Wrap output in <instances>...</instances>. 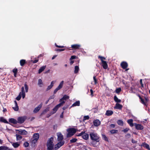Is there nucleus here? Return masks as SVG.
Returning a JSON list of instances; mask_svg holds the SVG:
<instances>
[{
    "instance_id": "4468645a",
    "label": "nucleus",
    "mask_w": 150,
    "mask_h": 150,
    "mask_svg": "<svg viewBox=\"0 0 150 150\" xmlns=\"http://www.w3.org/2000/svg\"><path fill=\"white\" fill-rule=\"evenodd\" d=\"M69 98V96H68L66 95H65L63 96V97L62 98H61L60 100L59 101L60 102H61L63 101H64L65 102V101H66L67 100V99H68Z\"/></svg>"
},
{
    "instance_id": "9b49d317",
    "label": "nucleus",
    "mask_w": 150,
    "mask_h": 150,
    "mask_svg": "<svg viewBox=\"0 0 150 150\" xmlns=\"http://www.w3.org/2000/svg\"><path fill=\"white\" fill-rule=\"evenodd\" d=\"M17 131L18 132V134L21 135H26L27 134V132L25 130H17Z\"/></svg>"
},
{
    "instance_id": "774afa93",
    "label": "nucleus",
    "mask_w": 150,
    "mask_h": 150,
    "mask_svg": "<svg viewBox=\"0 0 150 150\" xmlns=\"http://www.w3.org/2000/svg\"><path fill=\"white\" fill-rule=\"evenodd\" d=\"M14 103H15V106H18V104H17V102L15 100L14 101Z\"/></svg>"
},
{
    "instance_id": "1a4fd4ad",
    "label": "nucleus",
    "mask_w": 150,
    "mask_h": 150,
    "mask_svg": "<svg viewBox=\"0 0 150 150\" xmlns=\"http://www.w3.org/2000/svg\"><path fill=\"white\" fill-rule=\"evenodd\" d=\"M42 105V103H41L38 106L35 108L33 111V112L34 113H36L38 112L40 110Z\"/></svg>"
},
{
    "instance_id": "ea45409f",
    "label": "nucleus",
    "mask_w": 150,
    "mask_h": 150,
    "mask_svg": "<svg viewBox=\"0 0 150 150\" xmlns=\"http://www.w3.org/2000/svg\"><path fill=\"white\" fill-rule=\"evenodd\" d=\"M98 57L100 59L101 61V62H102V61H103V60L105 59V57H102V56H98Z\"/></svg>"
},
{
    "instance_id": "a878e982",
    "label": "nucleus",
    "mask_w": 150,
    "mask_h": 150,
    "mask_svg": "<svg viewBox=\"0 0 150 150\" xmlns=\"http://www.w3.org/2000/svg\"><path fill=\"white\" fill-rule=\"evenodd\" d=\"M143 145L144 147L146 148L149 150H150L149 146V144L145 143H143Z\"/></svg>"
},
{
    "instance_id": "f03ea898",
    "label": "nucleus",
    "mask_w": 150,
    "mask_h": 150,
    "mask_svg": "<svg viewBox=\"0 0 150 150\" xmlns=\"http://www.w3.org/2000/svg\"><path fill=\"white\" fill-rule=\"evenodd\" d=\"M90 135L92 140L97 142L99 141V137L97 133L94 132H91L90 134Z\"/></svg>"
},
{
    "instance_id": "7ed1b4c3",
    "label": "nucleus",
    "mask_w": 150,
    "mask_h": 150,
    "mask_svg": "<svg viewBox=\"0 0 150 150\" xmlns=\"http://www.w3.org/2000/svg\"><path fill=\"white\" fill-rule=\"evenodd\" d=\"M68 133L67 134V137H70L73 135L76 132V129L74 128H70L67 129Z\"/></svg>"
},
{
    "instance_id": "ddd939ff",
    "label": "nucleus",
    "mask_w": 150,
    "mask_h": 150,
    "mask_svg": "<svg viewBox=\"0 0 150 150\" xmlns=\"http://www.w3.org/2000/svg\"><path fill=\"white\" fill-rule=\"evenodd\" d=\"M135 126L137 129L142 130L143 129V127L140 124H135Z\"/></svg>"
},
{
    "instance_id": "20e7f679",
    "label": "nucleus",
    "mask_w": 150,
    "mask_h": 150,
    "mask_svg": "<svg viewBox=\"0 0 150 150\" xmlns=\"http://www.w3.org/2000/svg\"><path fill=\"white\" fill-rule=\"evenodd\" d=\"M65 103V101H63L56 106L53 109L52 111L51 112V115H52L55 113L57 111L59 108L60 106L63 105Z\"/></svg>"
},
{
    "instance_id": "bf43d9fd",
    "label": "nucleus",
    "mask_w": 150,
    "mask_h": 150,
    "mask_svg": "<svg viewBox=\"0 0 150 150\" xmlns=\"http://www.w3.org/2000/svg\"><path fill=\"white\" fill-rule=\"evenodd\" d=\"M55 97V96L54 95H53L52 96H51L49 98V100L52 99H53Z\"/></svg>"
},
{
    "instance_id": "09e8293b",
    "label": "nucleus",
    "mask_w": 150,
    "mask_h": 150,
    "mask_svg": "<svg viewBox=\"0 0 150 150\" xmlns=\"http://www.w3.org/2000/svg\"><path fill=\"white\" fill-rule=\"evenodd\" d=\"M93 79L94 81V82L95 84H96L97 83V79H96V77L95 76H94L93 77Z\"/></svg>"
},
{
    "instance_id": "a19ab883",
    "label": "nucleus",
    "mask_w": 150,
    "mask_h": 150,
    "mask_svg": "<svg viewBox=\"0 0 150 150\" xmlns=\"http://www.w3.org/2000/svg\"><path fill=\"white\" fill-rule=\"evenodd\" d=\"M24 87L25 89V92H27L28 91V87L26 83L25 84Z\"/></svg>"
},
{
    "instance_id": "13d9d810",
    "label": "nucleus",
    "mask_w": 150,
    "mask_h": 150,
    "mask_svg": "<svg viewBox=\"0 0 150 150\" xmlns=\"http://www.w3.org/2000/svg\"><path fill=\"white\" fill-rule=\"evenodd\" d=\"M110 126L111 128H114L115 127V125L114 124H111Z\"/></svg>"
},
{
    "instance_id": "052dcab7",
    "label": "nucleus",
    "mask_w": 150,
    "mask_h": 150,
    "mask_svg": "<svg viewBox=\"0 0 150 150\" xmlns=\"http://www.w3.org/2000/svg\"><path fill=\"white\" fill-rule=\"evenodd\" d=\"M63 114L64 111H63L60 115V117L61 118H63Z\"/></svg>"
},
{
    "instance_id": "2eb2a0df",
    "label": "nucleus",
    "mask_w": 150,
    "mask_h": 150,
    "mask_svg": "<svg viewBox=\"0 0 150 150\" xmlns=\"http://www.w3.org/2000/svg\"><path fill=\"white\" fill-rule=\"evenodd\" d=\"M94 125L95 126H98L100 124V122L99 120L97 119L93 121Z\"/></svg>"
},
{
    "instance_id": "8fccbe9b",
    "label": "nucleus",
    "mask_w": 150,
    "mask_h": 150,
    "mask_svg": "<svg viewBox=\"0 0 150 150\" xmlns=\"http://www.w3.org/2000/svg\"><path fill=\"white\" fill-rule=\"evenodd\" d=\"M22 95V98H24L25 97V92L21 93V95Z\"/></svg>"
},
{
    "instance_id": "bb28decb",
    "label": "nucleus",
    "mask_w": 150,
    "mask_h": 150,
    "mask_svg": "<svg viewBox=\"0 0 150 150\" xmlns=\"http://www.w3.org/2000/svg\"><path fill=\"white\" fill-rule=\"evenodd\" d=\"M8 149V148L5 146H0V150H7Z\"/></svg>"
},
{
    "instance_id": "423d86ee",
    "label": "nucleus",
    "mask_w": 150,
    "mask_h": 150,
    "mask_svg": "<svg viewBox=\"0 0 150 150\" xmlns=\"http://www.w3.org/2000/svg\"><path fill=\"white\" fill-rule=\"evenodd\" d=\"M64 143V141H60L55 146L54 148L55 150L57 149H58L62 146Z\"/></svg>"
},
{
    "instance_id": "c03bdc74",
    "label": "nucleus",
    "mask_w": 150,
    "mask_h": 150,
    "mask_svg": "<svg viewBox=\"0 0 150 150\" xmlns=\"http://www.w3.org/2000/svg\"><path fill=\"white\" fill-rule=\"evenodd\" d=\"M121 90V88H117L115 90L116 92L117 93H119V92H120Z\"/></svg>"
},
{
    "instance_id": "412c9836",
    "label": "nucleus",
    "mask_w": 150,
    "mask_h": 150,
    "mask_svg": "<svg viewBox=\"0 0 150 150\" xmlns=\"http://www.w3.org/2000/svg\"><path fill=\"white\" fill-rule=\"evenodd\" d=\"M113 113V112L112 110H108L106 111L105 115L107 116L112 115Z\"/></svg>"
},
{
    "instance_id": "0e129e2a",
    "label": "nucleus",
    "mask_w": 150,
    "mask_h": 150,
    "mask_svg": "<svg viewBox=\"0 0 150 150\" xmlns=\"http://www.w3.org/2000/svg\"><path fill=\"white\" fill-rule=\"evenodd\" d=\"M25 92V91L24 87H22L21 88V93Z\"/></svg>"
},
{
    "instance_id": "69168bd1",
    "label": "nucleus",
    "mask_w": 150,
    "mask_h": 150,
    "mask_svg": "<svg viewBox=\"0 0 150 150\" xmlns=\"http://www.w3.org/2000/svg\"><path fill=\"white\" fill-rule=\"evenodd\" d=\"M140 99L141 100V101L142 102V103L143 104H145V103H144V100L143 99H142L141 98V97H140Z\"/></svg>"
},
{
    "instance_id": "473e14b6",
    "label": "nucleus",
    "mask_w": 150,
    "mask_h": 150,
    "mask_svg": "<svg viewBox=\"0 0 150 150\" xmlns=\"http://www.w3.org/2000/svg\"><path fill=\"white\" fill-rule=\"evenodd\" d=\"M25 63V61L24 59L21 60L20 61V64L21 66H23Z\"/></svg>"
},
{
    "instance_id": "c9c22d12",
    "label": "nucleus",
    "mask_w": 150,
    "mask_h": 150,
    "mask_svg": "<svg viewBox=\"0 0 150 150\" xmlns=\"http://www.w3.org/2000/svg\"><path fill=\"white\" fill-rule=\"evenodd\" d=\"M77 140V139L76 138H74L70 140V142L71 143H74L76 142Z\"/></svg>"
},
{
    "instance_id": "de8ad7c7",
    "label": "nucleus",
    "mask_w": 150,
    "mask_h": 150,
    "mask_svg": "<svg viewBox=\"0 0 150 150\" xmlns=\"http://www.w3.org/2000/svg\"><path fill=\"white\" fill-rule=\"evenodd\" d=\"M13 72L14 73H17L18 72V69H14L13 70Z\"/></svg>"
},
{
    "instance_id": "0eeeda50",
    "label": "nucleus",
    "mask_w": 150,
    "mask_h": 150,
    "mask_svg": "<svg viewBox=\"0 0 150 150\" xmlns=\"http://www.w3.org/2000/svg\"><path fill=\"white\" fill-rule=\"evenodd\" d=\"M64 82V81H61L58 86L54 90V94L56 93L59 90L62 88Z\"/></svg>"
},
{
    "instance_id": "393cba45",
    "label": "nucleus",
    "mask_w": 150,
    "mask_h": 150,
    "mask_svg": "<svg viewBox=\"0 0 150 150\" xmlns=\"http://www.w3.org/2000/svg\"><path fill=\"white\" fill-rule=\"evenodd\" d=\"M12 146L15 148L18 147L20 145V144L16 142L15 143H13L12 144Z\"/></svg>"
},
{
    "instance_id": "cd10ccee",
    "label": "nucleus",
    "mask_w": 150,
    "mask_h": 150,
    "mask_svg": "<svg viewBox=\"0 0 150 150\" xmlns=\"http://www.w3.org/2000/svg\"><path fill=\"white\" fill-rule=\"evenodd\" d=\"M114 100L117 103H120L121 101V100L118 99L116 96H114Z\"/></svg>"
},
{
    "instance_id": "e433bc0d",
    "label": "nucleus",
    "mask_w": 150,
    "mask_h": 150,
    "mask_svg": "<svg viewBox=\"0 0 150 150\" xmlns=\"http://www.w3.org/2000/svg\"><path fill=\"white\" fill-rule=\"evenodd\" d=\"M118 130L116 129H113L110 131V132L111 134H114L117 133Z\"/></svg>"
},
{
    "instance_id": "338daca9",
    "label": "nucleus",
    "mask_w": 150,
    "mask_h": 150,
    "mask_svg": "<svg viewBox=\"0 0 150 150\" xmlns=\"http://www.w3.org/2000/svg\"><path fill=\"white\" fill-rule=\"evenodd\" d=\"M132 142L134 144L136 143V142L133 139H132Z\"/></svg>"
},
{
    "instance_id": "39448f33",
    "label": "nucleus",
    "mask_w": 150,
    "mask_h": 150,
    "mask_svg": "<svg viewBox=\"0 0 150 150\" xmlns=\"http://www.w3.org/2000/svg\"><path fill=\"white\" fill-rule=\"evenodd\" d=\"M27 117L26 116L20 117L17 119L18 123L20 124H22L25 121Z\"/></svg>"
},
{
    "instance_id": "7c9ffc66",
    "label": "nucleus",
    "mask_w": 150,
    "mask_h": 150,
    "mask_svg": "<svg viewBox=\"0 0 150 150\" xmlns=\"http://www.w3.org/2000/svg\"><path fill=\"white\" fill-rule=\"evenodd\" d=\"M74 69V73L75 74H76L78 72L79 70V67L78 66H75Z\"/></svg>"
},
{
    "instance_id": "5fc2aeb1",
    "label": "nucleus",
    "mask_w": 150,
    "mask_h": 150,
    "mask_svg": "<svg viewBox=\"0 0 150 150\" xmlns=\"http://www.w3.org/2000/svg\"><path fill=\"white\" fill-rule=\"evenodd\" d=\"M129 130V129L127 128H126V129H124V130H122V131L124 132H127V131Z\"/></svg>"
},
{
    "instance_id": "4d7b16f0",
    "label": "nucleus",
    "mask_w": 150,
    "mask_h": 150,
    "mask_svg": "<svg viewBox=\"0 0 150 150\" xmlns=\"http://www.w3.org/2000/svg\"><path fill=\"white\" fill-rule=\"evenodd\" d=\"M38 59H36L34 61L32 60V62L33 63H35L37 62H38Z\"/></svg>"
},
{
    "instance_id": "2f4dec72",
    "label": "nucleus",
    "mask_w": 150,
    "mask_h": 150,
    "mask_svg": "<svg viewBox=\"0 0 150 150\" xmlns=\"http://www.w3.org/2000/svg\"><path fill=\"white\" fill-rule=\"evenodd\" d=\"M42 80L40 79H39L38 80V85L40 87L42 86Z\"/></svg>"
},
{
    "instance_id": "79ce46f5",
    "label": "nucleus",
    "mask_w": 150,
    "mask_h": 150,
    "mask_svg": "<svg viewBox=\"0 0 150 150\" xmlns=\"http://www.w3.org/2000/svg\"><path fill=\"white\" fill-rule=\"evenodd\" d=\"M23 145L25 147H27L29 146V143L28 142H26L24 143Z\"/></svg>"
},
{
    "instance_id": "a18cd8bd",
    "label": "nucleus",
    "mask_w": 150,
    "mask_h": 150,
    "mask_svg": "<svg viewBox=\"0 0 150 150\" xmlns=\"http://www.w3.org/2000/svg\"><path fill=\"white\" fill-rule=\"evenodd\" d=\"M37 140L33 138V139L31 141V143L32 144H34L37 142Z\"/></svg>"
},
{
    "instance_id": "680f3d73",
    "label": "nucleus",
    "mask_w": 150,
    "mask_h": 150,
    "mask_svg": "<svg viewBox=\"0 0 150 150\" xmlns=\"http://www.w3.org/2000/svg\"><path fill=\"white\" fill-rule=\"evenodd\" d=\"M140 82L141 84V86L142 87H143V84L142 83V79H141L140 80Z\"/></svg>"
},
{
    "instance_id": "e2e57ef3",
    "label": "nucleus",
    "mask_w": 150,
    "mask_h": 150,
    "mask_svg": "<svg viewBox=\"0 0 150 150\" xmlns=\"http://www.w3.org/2000/svg\"><path fill=\"white\" fill-rule=\"evenodd\" d=\"M90 91L91 92V95L92 96H93V90L92 89H90Z\"/></svg>"
},
{
    "instance_id": "c85d7f7f",
    "label": "nucleus",
    "mask_w": 150,
    "mask_h": 150,
    "mask_svg": "<svg viewBox=\"0 0 150 150\" xmlns=\"http://www.w3.org/2000/svg\"><path fill=\"white\" fill-rule=\"evenodd\" d=\"M54 84V81H52L50 85L48 86L47 89V90H48L50 89L53 86Z\"/></svg>"
},
{
    "instance_id": "b1692460",
    "label": "nucleus",
    "mask_w": 150,
    "mask_h": 150,
    "mask_svg": "<svg viewBox=\"0 0 150 150\" xmlns=\"http://www.w3.org/2000/svg\"><path fill=\"white\" fill-rule=\"evenodd\" d=\"M133 120L132 119L128 120L127 121L128 123L129 124V125L131 127H133L134 126V125L133 123Z\"/></svg>"
},
{
    "instance_id": "dca6fc26",
    "label": "nucleus",
    "mask_w": 150,
    "mask_h": 150,
    "mask_svg": "<svg viewBox=\"0 0 150 150\" xmlns=\"http://www.w3.org/2000/svg\"><path fill=\"white\" fill-rule=\"evenodd\" d=\"M80 47V45L78 44H74L71 45V47L74 50L78 49Z\"/></svg>"
},
{
    "instance_id": "4c0bfd02",
    "label": "nucleus",
    "mask_w": 150,
    "mask_h": 150,
    "mask_svg": "<svg viewBox=\"0 0 150 150\" xmlns=\"http://www.w3.org/2000/svg\"><path fill=\"white\" fill-rule=\"evenodd\" d=\"M0 120V121L1 122H4V123H6L8 122L5 119H4V118L3 117H1Z\"/></svg>"
},
{
    "instance_id": "f8f14e48",
    "label": "nucleus",
    "mask_w": 150,
    "mask_h": 150,
    "mask_svg": "<svg viewBox=\"0 0 150 150\" xmlns=\"http://www.w3.org/2000/svg\"><path fill=\"white\" fill-rule=\"evenodd\" d=\"M120 65L124 69L127 68L128 66L127 63L125 62H122Z\"/></svg>"
},
{
    "instance_id": "864d4df0",
    "label": "nucleus",
    "mask_w": 150,
    "mask_h": 150,
    "mask_svg": "<svg viewBox=\"0 0 150 150\" xmlns=\"http://www.w3.org/2000/svg\"><path fill=\"white\" fill-rule=\"evenodd\" d=\"M64 49H58L55 50L56 51L59 52H61L64 50Z\"/></svg>"
},
{
    "instance_id": "37998d69",
    "label": "nucleus",
    "mask_w": 150,
    "mask_h": 150,
    "mask_svg": "<svg viewBox=\"0 0 150 150\" xmlns=\"http://www.w3.org/2000/svg\"><path fill=\"white\" fill-rule=\"evenodd\" d=\"M89 118V117L88 115L85 116L83 117V121H84L87 120H88Z\"/></svg>"
},
{
    "instance_id": "5701e85b",
    "label": "nucleus",
    "mask_w": 150,
    "mask_h": 150,
    "mask_svg": "<svg viewBox=\"0 0 150 150\" xmlns=\"http://www.w3.org/2000/svg\"><path fill=\"white\" fill-rule=\"evenodd\" d=\"M46 67V66H43L41 67L39 70L38 73L39 74H40L41 72H42L43 71H44V70L45 69Z\"/></svg>"
},
{
    "instance_id": "f3484780",
    "label": "nucleus",
    "mask_w": 150,
    "mask_h": 150,
    "mask_svg": "<svg viewBox=\"0 0 150 150\" xmlns=\"http://www.w3.org/2000/svg\"><path fill=\"white\" fill-rule=\"evenodd\" d=\"M122 107V106L119 103H117L115 106L114 107V108L116 109H121Z\"/></svg>"
},
{
    "instance_id": "3c124183",
    "label": "nucleus",
    "mask_w": 150,
    "mask_h": 150,
    "mask_svg": "<svg viewBox=\"0 0 150 150\" xmlns=\"http://www.w3.org/2000/svg\"><path fill=\"white\" fill-rule=\"evenodd\" d=\"M55 46L57 47L60 48H62L64 47V46H59L57 45L56 44H55Z\"/></svg>"
},
{
    "instance_id": "f257e3e1",
    "label": "nucleus",
    "mask_w": 150,
    "mask_h": 150,
    "mask_svg": "<svg viewBox=\"0 0 150 150\" xmlns=\"http://www.w3.org/2000/svg\"><path fill=\"white\" fill-rule=\"evenodd\" d=\"M53 138L51 137L47 141V150H52L53 149L54 144L53 143Z\"/></svg>"
},
{
    "instance_id": "c756f323",
    "label": "nucleus",
    "mask_w": 150,
    "mask_h": 150,
    "mask_svg": "<svg viewBox=\"0 0 150 150\" xmlns=\"http://www.w3.org/2000/svg\"><path fill=\"white\" fill-rule=\"evenodd\" d=\"M16 136L17 141L20 140L22 138V137L19 134H16Z\"/></svg>"
},
{
    "instance_id": "6ab92c4d",
    "label": "nucleus",
    "mask_w": 150,
    "mask_h": 150,
    "mask_svg": "<svg viewBox=\"0 0 150 150\" xmlns=\"http://www.w3.org/2000/svg\"><path fill=\"white\" fill-rule=\"evenodd\" d=\"M9 122L14 124H16L18 123L17 121L13 118H10L9 120Z\"/></svg>"
},
{
    "instance_id": "603ef678",
    "label": "nucleus",
    "mask_w": 150,
    "mask_h": 150,
    "mask_svg": "<svg viewBox=\"0 0 150 150\" xmlns=\"http://www.w3.org/2000/svg\"><path fill=\"white\" fill-rule=\"evenodd\" d=\"M76 57L75 56H72L70 59V60H71L72 59H74Z\"/></svg>"
},
{
    "instance_id": "a211bd4d",
    "label": "nucleus",
    "mask_w": 150,
    "mask_h": 150,
    "mask_svg": "<svg viewBox=\"0 0 150 150\" xmlns=\"http://www.w3.org/2000/svg\"><path fill=\"white\" fill-rule=\"evenodd\" d=\"M102 64L103 67L104 69H106L108 68V65L105 61H102Z\"/></svg>"
},
{
    "instance_id": "4be33fe9",
    "label": "nucleus",
    "mask_w": 150,
    "mask_h": 150,
    "mask_svg": "<svg viewBox=\"0 0 150 150\" xmlns=\"http://www.w3.org/2000/svg\"><path fill=\"white\" fill-rule=\"evenodd\" d=\"M80 102L79 101H77L75 102L72 105L71 107H74L75 106H79L80 105Z\"/></svg>"
},
{
    "instance_id": "6e6d98bb",
    "label": "nucleus",
    "mask_w": 150,
    "mask_h": 150,
    "mask_svg": "<svg viewBox=\"0 0 150 150\" xmlns=\"http://www.w3.org/2000/svg\"><path fill=\"white\" fill-rule=\"evenodd\" d=\"M125 137L126 138H129L130 137V135L129 134H127L126 135Z\"/></svg>"
},
{
    "instance_id": "72a5a7b5",
    "label": "nucleus",
    "mask_w": 150,
    "mask_h": 150,
    "mask_svg": "<svg viewBox=\"0 0 150 150\" xmlns=\"http://www.w3.org/2000/svg\"><path fill=\"white\" fill-rule=\"evenodd\" d=\"M102 137L103 139L105 141L108 142V139L106 136L104 134H102Z\"/></svg>"
},
{
    "instance_id": "6e6552de",
    "label": "nucleus",
    "mask_w": 150,
    "mask_h": 150,
    "mask_svg": "<svg viewBox=\"0 0 150 150\" xmlns=\"http://www.w3.org/2000/svg\"><path fill=\"white\" fill-rule=\"evenodd\" d=\"M82 136V137L83 139H85L87 140L89 136L88 134L85 133L84 132H81V133L79 134L78 136Z\"/></svg>"
},
{
    "instance_id": "aec40b11",
    "label": "nucleus",
    "mask_w": 150,
    "mask_h": 150,
    "mask_svg": "<svg viewBox=\"0 0 150 150\" xmlns=\"http://www.w3.org/2000/svg\"><path fill=\"white\" fill-rule=\"evenodd\" d=\"M39 137V134L38 133H35L34 134L33 139L38 140Z\"/></svg>"
},
{
    "instance_id": "58836bf2",
    "label": "nucleus",
    "mask_w": 150,
    "mask_h": 150,
    "mask_svg": "<svg viewBox=\"0 0 150 150\" xmlns=\"http://www.w3.org/2000/svg\"><path fill=\"white\" fill-rule=\"evenodd\" d=\"M21 97V93L20 92L18 96L16 98V99L18 100H20Z\"/></svg>"
},
{
    "instance_id": "9d476101",
    "label": "nucleus",
    "mask_w": 150,
    "mask_h": 150,
    "mask_svg": "<svg viewBox=\"0 0 150 150\" xmlns=\"http://www.w3.org/2000/svg\"><path fill=\"white\" fill-rule=\"evenodd\" d=\"M57 140L58 141H62L63 139V136L61 132H58L57 133Z\"/></svg>"
},
{
    "instance_id": "49530a36",
    "label": "nucleus",
    "mask_w": 150,
    "mask_h": 150,
    "mask_svg": "<svg viewBox=\"0 0 150 150\" xmlns=\"http://www.w3.org/2000/svg\"><path fill=\"white\" fill-rule=\"evenodd\" d=\"M13 108L15 111H18L19 109L18 106H15V107H13Z\"/></svg>"
},
{
    "instance_id": "f704fd0d",
    "label": "nucleus",
    "mask_w": 150,
    "mask_h": 150,
    "mask_svg": "<svg viewBox=\"0 0 150 150\" xmlns=\"http://www.w3.org/2000/svg\"><path fill=\"white\" fill-rule=\"evenodd\" d=\"M117 123L120 125L122 126L123 125V122L121 120H118L117 121Z\"/></svg>"
}]
</instances>
